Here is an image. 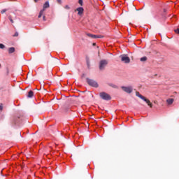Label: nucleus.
<instances>
[{
	"label": "nucleus",
	"instance_id": "obj_7",
	"mask_svg": "<svg viewBox=\"0 0 179 179\" xmlns=\"http://www.w3.org/2000/svg\"><path fill=\"white\" fill-rule=\"evenodd\" d=\"M124 92L128 94L132 93V87H122Z\"/></svg>",
	"mask_w": 179,
	"mask_h": 179
},
{
	"label": "nucleus",
	"instance_id": "obj_9",
	"mask_svg": "<svg viewBox=\"0 0 179 179\" xmlns=\"http://www.w3.org/2000/svg\"><path fill=\"white\" fill-rule=\"evenodd\" d=\"M166 103L167 104H173V103H174V99H168L166 100Z\"/></svg>",
	"mask_w": 179,
	"mask_h": 179
},
{
	"label": "nucleus",
	"instance_id": "obj_30",
	"mask_svg": "<svg viewBox=\"0 0 179 179\" xmlns=\"http://www.w3.org/2000/svg\"><path fill=\"white\" fill-rule=\"evenodd\" d=\"M0 68H1V64H0Z\"/></svg>",
	"mask_w": 179,
	"mask_h": 179
},
{
	"label": "nucleus",
	"instance_id": "obj_10",
	"mask_svg": "<svg viewBox=\"0 0 179 179\" xmlns=\"http://www.w3.org/2000/svg\"><path fill=\"white\" fill-rule=\"evenodd\" d=\"M33 96H34V92H33V91H29L27 97L31 98Z\"/></svg>",
	"mask_w": 179,
	"mask_h": 179
},
{
	"label": "nucleus",
	"instance_id": "obj_29",
	"mask_svg": "<svg viewBox=\"0 0 179 179\" xmlns=\"http://www.w3.org/2000/svg\"><path fill=\"white\" fill-rule=\"evenodd\" d=\"M83 76H85V74H83Z\"/></svg>",
	"mask_w": 179,
	"mask_h": 179
},
{
	"label": "nucleus",
	"instance_id": "obj_23",
	"mask_svg": "<svg viewBox=\"0 0 179 179\" xmlns=\"http://www.w3.org/2000/svg\"><path fill=\"white\" fill-rule=\"evenodd\" d=\"M19 36V32H15L13 37H17Z\"/></svg>",
	"mask_w": 179,
	"mask_h": 179
},
{
	"label": "nucleus",
	"instance_id": "obj_2",
	"mask_svg": "<svg viewBox=\"0 0 179 179\" xmlns=\"http://www.w3.org/2000/svg\"><path fill=\"white\" fill-rule=\"evenodd\" d=\"M108 65V61L106 59H102L99 62V70L104 71L106 69V66Z\"/></svg>",
	"mask_w": 179,
	"mask_h": 179
},
{
	"label": "nucleus",
	"instance_id": "obj_28",
	"mask_svg": "<svg viewBox=\"0 0 179 179\" xmlns=\"http://www.w3.org/2000/svg\"><path fill=\"white\" fill-rule=\"evenodd\" d=\"M93 45H96V43H93Z\"/></svg>",
	"mask_w": 179,
	"mask_h": 179
},
{
	"label": "nucleus",
	"instance_id": "obj_19",
	"mask_svg": "<svg viewBox=\"0 0 179 179\" xmlns=\"http://www.w3.org/2000/svg\"><path fill=\"white\" fill-rule=\"evenodd\" d=\"M0 48L1 50H3V48H5V45L2 44V43H0Z\"/></svg>",
	"mask_w": 179,
	"mask_h": 179
},
{
	"label": "nucleus",
	"instance_id": "obj_25",
	"mask_svg": "<svg viewBox=\"0 0 179 179\" xmlns=\"http://www.w3.org/2000/svg\"><path fill=\"white\" fill-rule=\"evenodd\" d=\"M39 0H34V2H38Z\"/></svg>",
	"mask_w": 179,
	"mask_h": 179
},
{
	"label": "nucleus",
	"instance_id": "obj_1",
	"mask_svg": "<svg viewBox=\"0 0 179 179\" xmlns=\"http://www.w3.org/2000/svg\"><path fill=\"white\" fill-rule=\"evenodd\" d=\"M136 96H137V97H139V99H141V100H143V101H145V103H147L148 106H149V107H150V108H152V107H153V105L152 104L150 101L149 99H146V97L143 96L142 94H141L139 93V92H136Z\"/></svg>",
	"mask_w": 179,
	"mask_h": 179
},
{
	"label": "nucleus",
	"instance_id": "obj_27",
	"mask_svg": "<svg viewBox=\"0 0 179 179\" xmlns=\"http://www.w3.org/2000/svg\"><path fill=\"white\" fill-rule=\"evenodd\" d=\"M48 57H51V54L50 53L48 54Z\"/></svg>",
	"mask_w": 179,
	"mask_h": 179
},
{
	"label": "nucleus",
	"instance_id": "obj_12",
	"mask_svg": "<svg viewBox=\"0 0 179 179\" xmlns=\"http://www.w3.org/2000/svg\"><path fill=\"white\" fill-rule=\"evenodd\" d=\"M9 72H10L9 67H6V73H5L6 76H9Z\"/></svg>",
	"mask_w": 179,
	"mask_h": 179
},
{
	"label": "nucleus",
	"instance_id": "obj_22",
	"mask_svg": "<svg viewBox=\"0 0 179 179\" xmlns=\"http://www.w3.org/2000/svg\"><path fill=\"white\" fill-rule=\"evenodd\" d=\"M174 31L176 33V34H179V28L175 29Z\"/></svg>",
	"mask_w": 179,
	"mask_h": 179
},
{
	"label": "nucleus",
	"instance_id": "obj_21",
	"mask_svg": "<svg viewBox=\"0 0 179 179\" xmlns=\"http://www.w3.org/2000/svg\"><path fill=\"white\" fill-rule=\"evenodd\" d=\"M8 10L7 9H3L1 11V13L2 15H3V13H5V12H6Z\"/></svg>",
	"mask_w": 179,
	"mask_h": 179
},
{
	"label": "nucleus",
	"instance_id": "obj_4",
	"mask_svg": "<svg viewBox=\"0 0 179 179\" xmlns=\"http://www.w3.org/2000/svg\"><path fill=\"white\" fill-rule=\"evenodd\" d=\"M87 83L90 86L92 87H99V84L94 80L87 78Z\"/></svg>",
	"mask_w": 179,
	"mask_h": 179
},
{
	"label": "nucleus",
	"instance_id": "obj_11",
	"mask_svg": "<svg viewBox=\"0 0 179 179\" xmlns=\"http://www.w3.org/2000/svg\"><path fill=\"white\" fill-rule=\"evenodd\" d=\"M15 51V48L11 47L8 49L9 54H13V52Z\"/></svg>",
	"mask_w": 179,
	"mask_h": 179
},
{
	"label": "nucleus",
	"instance_id": "obj_5",
	"mask_svg": "<svg viewBox=\"0 0 179 179\" xmlns=\"http://www.w3.org/2000/svg\"><path fill=\"white\" fill-rule=\"evenodd\" d=\"M99 96L103 100H111V96L106 92H101Z\"/></svg>",
	"mask_w": 179,
	"mask_h": 179
},
{
	"label": "nucleus",
	"instance_id": "obj_16",
	"mask_svg": "<svg viewBox=\"0 0 179 179\" xmlns=\"http://www.w3.org/2000/svg\"><path fill=\"white\" fill-rule=\"evenodd\" d=\"M104 37L103 35H95L94 38H103Z\"/></svg>",
	"mask_w": 179,
	"mask_h": 179
},
{
	"label": "nucleus",
	"instance_id": "obj_26",
	"mask_svg": "<svg viewBox=\"0 0 179 179\" xmlns=\"http://www.w3.org/2000/svg\"><path fill=\"white\" fill-rule=\"evenodd\" d=\"M57 2H59V3L61 2V0H57Z\"/></svg>",
	"mask_w": 179,
	"mask_h": 179
},
{
	"label": "nucleus",
	"instance_id": "obj_14",
	"mask_svg": "<svg viewBox=\"0 0 179 179\" xmlns=\"http://www.w3.org/2000/svg\"><path fill=\"white\" fill-rule=\"evenodd\" d=\"M87 36L88 37H91V38H94L96 37V35H93L92 34H87Z\"/></svg>",
	"mask_w": 179,
	"mask_h": 179
},
{
	"label": "nucleus",
	"instance_id": "obj_3",
	"mask_svg": "<svg viewBox=\"0 0 179 179\" xmlns=\"http://www.w3.org/2000/svg\"><path fill=\"white\" fill-rule=\"evenodd\" d=\"M50 8V3L48 1H46L44 4H43V8L40 11L39 15H38V17H41V16H43L44 12L45 11V9Z\"/></svg>",
	"mask_w": 179,
	"mask_h": 179
},
{
	"label": "nucleus",
	"instance_id": "obj_6",
	"mask_svg": "<svg viewBox=\"0 0 179 179\" xmlns=\"http://www.w3.org/2000/svg\"><path fill=\"white\" fill-rule=\"evenodd\" d=\"M121 61L124 62V64H129L131 62V59L127 55H123L120 56Z\"/></svg>",
	"mask_w": 179,
	"mask_h": 179
},
{
	"label": "nucleus",
	"instance_id": "obj_24",
	"mask_svg": "<svg viewBox=\"0 0 179 179\" xmlns=\"http://www.w3.org/2000/svg\"><path fill=\"white\" fill-rule=\"evenodd\" d=\"M43 19L44 22H45V20H45V15H43Z\"/></svg>",
	"mask_w": 179,
	"mask_h": 179
},
{
	"label": "nucleus",
	"instance_id": "obj_13",
	"mask_svg": "<svg viewBox=\"0 0 179 179\" xmlns=\"http://www.w3.org/2000/svg\"><path fill=\"white\" fill-rule=\"evenodd\" d=\"M140 61H141V62H145V61H148V57H141L140 59Z\"/></svg>",
	"mask_w": 179,
	"mask_h": 179
},
{
	"label": "nucleus",
	"instance_id": "obj_15",
	"mask_svg": "<svg viewBox=\"0 0 179 179\" xmlns=\"http://www.w3.org/2000/svg\"><path fill=\"white\" fill-rule=\"evenodd\" d=\"M109 86H110V87H113V89H117L118 87L116 85L114 84H109Z\"/></svg>",
	"mask_w": 179,
	"mask_h": 179
},
{
	"label": "nucleus",
	"instance_id": "obj_17",
	"mask_svg": "<svg viewBox=\"0 0 179 179\" xmlns=\"http://www.w3.org/2000/svg\"><path fill=\"white\" fill-rule=\"evenodd\" d=\"M78 3L80 4V6H83V0H78Z\"/></svg>",
	"mask_w": 179,
	"mask_h": 179
},
{
	"label": "nucleus",
	"instance_id": "obj_18",
	"mask_svg": "<svg viewBox=\"0 0 179 179\" xmlns=\"http://www.w3.org/2000/svg\"><path fill=\"white\" fill-rule=\"evenodd\" d=\"M8 19L11 23H14L13 20L12 19V16H8Z\"/></svg>",
	"mask_w": 179,
	"mask_h": 179
},
{
	"label": "nucleus",
	"instance_id": "obj_8",
	"mask_svg": "<svg viewBox=\"0 0 179 179\" xmlns=\"http://www.w3.org/2000/svg\"><path fill=\"white\" fill-rule=\"evenodd\" d=\"M84 10H84L83 8H82V7L78 8L76 10V11L78 12V15L79 16H82V15H83Z\"/></svg>",
	"mask_w": 179,
	"mask_h": 179
},
{
	"label": "nucleus",
	"instance_id": "obj_20",
	"mask_svg": "<svg viewBox=\"0 0 179 179\" xmlns=\"http://www.w3.org/2000/svg\"><path fill=\"white\" fill-rule=\"evenodd\" d=\"M3 110V104L0 103V111H2Z\"/></svg>",
	"mask_w": 179,
	"mask_h": 179
}]
</instances>
